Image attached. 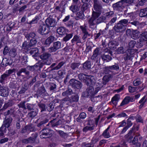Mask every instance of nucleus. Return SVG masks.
<instances>
[{
	"instance_id": "nucleus-1",
	"label": "nucleus",
	"mask_w": 147,
	"mask_h": 147,
	"mask_svg": "<svg viewBox=\"0 0 147 147\" xmlns=\"http://www.w3.org/2000/svg\"><path fill=\"white\" fill-rule=\"evenodd\" d=\"M102 3L99 0H93V9L91 17L88 20L89 27L93 29L97 28L96 23L102 12Z\"/></svg>"
},
{
	"instance_id": "nucleus-2",
	"label": "nucleus",
	"mask_w": 147,
	"mask_h": 147,
	"mask_svg": "<svg viewBox=\"0 0 147 147\" xmlns=\"http://www.w3.org/2000/svg\"><path fill=\"white\" fill-rule=\"evenodd\" d=\"M59 20L58 18L56 17V15H50L45 20L46 24L47 26L54 27L56 25L57 22Z\"/></svg>"
},
{
	"instance_id": "nucleus-3",
	"label": "nucleus",
	"mask_w": 147,
	"mask_h": 147,
	"mask_svg": "<svg viewBox=\"0 0 147 147\" xmlns=\"http://www.w3.org/2000/svg\"><path fill=\"white\" fill-rule=\"evenodd\" d=\"M38 22V33L42 35L47 34L49 32L50 28L44 24L42 20H40Z\"/></svg>"
},
{
	"instance_id": "nucleus-4",
	"label": "nucleus",
	"mask_w": 147,
	"mask_h": 147,
	"mask_svg": "<svg viewBox=\"0 0 147 147\" xmlns=\"http://www.w3.org/2000/svg\"><path fill=\"white\" fill-rule=\"evenodd\" d=\"M125 3L124 0H121L118 2L113 4L112 7L114 10L119 11H121L125 6Z\"/></svg>"
},
{
	"instance_id": "nucleus-5",
	"label": "nucleus",
	"mask_w": 147,
	"mask_h": 147,
	"mask_svg": "<svg viewBox=\"0 0 147 147\" xmlns=\"http://www.w3.org/2000/svg\"><path fill=\"white\" fill-rule=\"evenodd\" d=\"M104 15V16H101L98 18L96 25L100 23L105 22L107 18L113 17V16L114 15V13L113 11H110L106 13Z\"/></svg>"
},
{
	"instance_id": "nucleus-6",
	"label": "nucleus",
	"mask_w": 147,
	"mask_h": 147,
	"mask_svg": "<svg viewBox=\"0 0 147 147\" xmlns=\"http://www.w3.org/2000/svg\"><path fill=\"white\" fill-rule=\"evenodd\" d=\"M94 88L93 86H90L86 89L85 92L82 93V96L84 97H90L94 95Z\"/></svg>"
},
{
	"instance_id": "nucleus-7",
	"label": "nucleus",
	"mask_w": 147,
	"mask_h": 147,
	"mask_svg": "<svg viewBox=\"0 0 147 147\" xmlns=\"http://www.w3.org/2000/svg\"><path fill=\"white\" fill-rule=\"evenodd\" d=\"M69 83L70 85L73 88H77L78 89H80L82 86L81 82L74 79H71L69 81Z\"/></svg>"
},
{
	"instance_id": "nucleus-8",
	"label": "nucleus",
	"mask_w": 147,
	"mask_h": 147,
	"mask_svg": "<svg viewBox=\"0 0 147 147\" xmlns=\"http://www.w3.org/2000/svg\"><path fill=\"white\" fill-rule=\"evenodd\" d=\"M113 29L116 33H121L125 30V26L118 22L114 26Z\"/></svg>"
},
{
	"instance_id": "nucleus-9",
	"label": "nucleus",
	"mask_w": 147,
	"mask_h": 147,
	"mask_svg": "<svg viewBox=\"0 0 147 147\" xmlns=\"http://www.w3.org/2000/svg\"><path fill=\"white\" fill-rule=\"evenodd\" d=\"M61 44L60 42L57 41L53 43V46L51 47L48 49L50 53L55 52L59 49L61 47Z\"/></svg>"
},
{
	"instance_id": "nucleus-10",
	"label": "nucleus",
	"mask_w": 147,
	"mask_h": 147,
	"mask_svg": "<svg viewBox=\"0 0 147 147\" xmlns=\"http://www.w3.org/2000/svg\"><path fill=\"white\" fill-rule=\"evenodd\" d=\"M134 51L133 49H128L126 51L125 54L124 55V59L125 61L131 59L133 57Z\"/></svg>"
},
{
	"instance_id": "nucleus-11",
	"label": "nucleus",
	"mask_w": 147,
	"mask_h": 147,
	"mask_svg": "<svg viewBox=\"0 0 147 147\" xmlns=\"http://www.w3.org/2000/svg\"><path fill=\"white\" fill-rule=\"evenodd\" d=\"M112 77L110 74L106 75L103 76L102 78V81L101 83L97 82V84H99V86H102L103 85H105L112 78Z\"/></svg>"
},
{
	"instance_id": "nucleus-12",
	"label": "nucleus",
	"mask_w": 147,
	"mask_h": 147,
	"mask_svg": "<svg viewBox=\"0 0 147 147\" xmlns=\"http://www.w3.org/2000/svg\"><path fill=\"white\" fill-rule=\"evenodd\" d=\"M17 74L19 77L28 76L29 75V72L27 71L26 68H22L17 71Z\"/></svg>"
},
{
	"instance_id": "nucleus-13",
	"label": "nucleus",
	"mask_w": 147,
	"mask_h": 147,
	"mask_svg": "<svg viewBox=\"0 0 147 147\" xmlns=\"http://www.w3.org/2000/svg\"><path fill=\"white\" fill-rule=\"evenodd\" d=\"M140 36V32L137 30H132L131 37L136 40L139 38Z\"/></svg>"
},
{
	"instance_id": "nucleus-14",
	"label": "nucleus",
	"mask_w": 147,
	"mask_h": 147,
	"mask_svg": "<svg viewBox=\"0 0 147 147\" xmlns=\"http://www.w3.org/2000/svg\"><path fill=\"white\" fill-rule=\"evenodd\" d=\"M56 119H54L53 120H51L49 123L47 125V126H49V125H51V127H54L57 126L61 124L62 123V121L60 119L59 120L56 122H55V121Z\"/></svg>"
},
{
	"instance_id": "nucleus-15",
	"label": "nucleus",
	"mask_w": 147,
	"mask_h": 147,
	"mask_svg": "<svg viewBox=\"0 0 147 147\" xmlns=\"http://www.w3.org/2000/svg\"><path fill=\"white\" fill-rule=\"evenodd\" d=\"M75 3L76 4L71 5L70 8V9L73 12H76L78 11L81 5L80 3Z\"/></svg>"
},
{
	"instance_id": "nucleus-16",
	"label": "nucleus",
	"mask_w": 147,
	"mask_h": 147,
	"mask_svg": "<svg viewBox=\"0 0 147 147\" xmlns=\"http://www.w3.org/2000/svg\"><path fill=\"white\" fill-rule=\"evenodd\" d=\"M101 58L104 62H109L112 59V57L109 55H105V54H102L101 56Z\"/></svg>"
},
{
	"instance_id": "nucleus-17",
	"label": "nucleus",
	"mask_w": 147,
	"mask_h": 147,
	"mask_svg": "<svg viewBox=\"0 0 147 147\" xmlns=\"http://www.w3.org/2000/svg\"><path fill=\"white\" fill-rule=\"evenodd\" d=\"M55 38L53 36H50L46 39L44 42V45L48 46H49L54 41Z\"/></svg>"
},
{
	"instance_id": "nucleus-18",
	"label": "nucleus",
	"mask_w": 147,
	"mask_h": 147,
	"mask_svg": "<svg viewBox=\"0 0 147 147\" xmlns=\"http://www.w3.org/2000/svg\"><path fill=\"white\" fill-rule=\"evenodd\" d=\"M133 99L134 98H131L129 96H126L123 100L120 106H122L127 104L130 101H132Z\"/></svg>"
},
{
	"instance_id": "nucleus-19",
	"label": "nucleus",
	"mask_w": 147,
	"mask_h": 147,
	"mask_svg": "<svg viewBox=\"0 0 147 147\" xmlns=\"http://www.w3.org/2000/svg\"><path fill=\"white\" fill-rule=\"evenodd\" d=\"M12 121V119L11 117H9L7 118L6 117H5V120L3 121V125L7 127V128L10 126V124Z\"/></svg>"
},
{
	"instance_id": "nucleus-20",
	"label": "nucleus",
	"mask_w": 147,
	"mask_h": 147,
	"mask_svg": "<svg viewBox=\"0 0 147 147\" xmlns=\"http://www.w3.org/2000/svg\"><path fill=\"white\" fill-rule=\"evenodd\" d=\"M120 98L119 95L118 94H115L112 98L111 102L115 106H116Z\"/></svg>"
},
{
	"instance_id": "nucleus-21",
	"label": "nucleus",
	"mask_w": 147,
	"mask_h": 147,
	"mask_svg": "<svg viewBox=\"0 0 147 147\" xmlns=\"http://www.w3.org/2000/svg\"><path fill=\"white\" fill-rule=\"evenodd\" d=\"M14 104L13 100H10L9 101L5 104L2 109L1 110H4L6 109L8 107L12 106Z\"/></svg>"
},
{
	"instance_id": "nucleus-22",
	"label": "nucleus",
	"mask_w": 147,
	"mask_h": 147,
	"mask_svg": "<svg viewBox=\"0 0 147 147\" xmlns=\"http://www.w3.org/2000/svg\"><path fill=\"white\" fill-rule=\"evenodd\" d=\"M67 30L64 27H61L58 28L57 30V32L60 35H63L66 33Z\"/></svg>"
},
{
	"instance_id": "nucleus-23",
	"label": "nucleus",
	"mask_w": 147,
	"mask_h": 147,
	"mask_svg": "<svg viewBox=\"0 0 147 147\" xmlns=\"http://www.w3.org/2000/svg\"><path fill=\"white\" fill-rule=\"evenodd\" d=\"M100 49L99 47L97 48L94 51L93 54L92 56L91 59L92 60H95L98 56L100 54Z\"/></svg>"
},
{
	"instance_id": "nucleus-24",
	"label": "nucleus",
	"mask_w": 147,
	"mask_h": 147,
	"mask_svg": "<svg viewBox=\"0 0 147 147\" xmlns=\"http://www.w3.org/2000/svg\"><path fill=\"white\" fill-rule=\"evenodd\" d=\"M117 19L116 15L113 17L108 23L107 24V28H108L110 26H113L114 24L115 23Z\"/></svg>"
},
{
	"instance_id": "nucleus-25",
	"label": "nucleus",
	"mask_w": 147,
	"mask_h": 147,
	"mask_svg": "<svg viewBox=\"0 0 147 147\" xmlns=\"http://www.w3.org/2000/svg\"><path fill=\"white\" fill-rule=\"evenodd\" d=\"M74 94L72 95L70 97L69 101L71 102H78L79 99V96L77 93H74Z\"/></svg>"
},
{
	"instance_id": "nucleus-26",
	"label": "nucleus",
	"mask_w": 147,
	"mask_h": 147,
	"mask_svg": "<svg viewBox=\"0 0 147 147\" xmlns=\"http://www.w3.org/2000/svg\"><path fill=\"white\" fill-rule=\"evenodd\" d=\"M91 64L90 61L87 60L83 64L82 67L84 69L88 70L91 68Z\"/></svg>"
},
{
	"instance_id": "nucleus-27",
	"label": "nucleus",
	"mask_w": 147,
	"mask_h": 147,
	"mask_svg": "<svg viewBox=\"0 0 147 147\" xmlns=\"http://www.w3.org/2000/svg\"><path fill=\"white\" fill-rule=\"evenodd\" d=\"M89 76V75H87L83 73H80L78 74V77L80 80L84 82L86 81V79Z\"/></svg>"
},
{
	"instance_id": "nucleus-28",
	"label": "nucleus",
	"mask_w": 147,
	"mask_h": 147,
	"mask_svg": "<svg viewBox=\"0 0 147 147\" xmlns=\"http://www.w3.org/2000/svg\"><path fill=\"white\" fill-rule=\"evenodd\" d=\"M80 65V63L79 62H73L70 65V67L73 70H75L78 69Z\"/></svg>"
},
{
	"instance_id": "nucleus-29",
	"label": "nucleus",
	"mask_w": 147,
	"mask_h": 147,
	"mask_svg": "<svg viewBox=\"0 0 147 147\" xmlns=\"http://www.w3.org/2000/svg\"><path fill=\"white\" fill-rule=\"evenodd\" d=\"M74 93V92L72 90L68 88L66 90L62 93V95L64 96H68L69 95H72Z\"/></svg>"
},
{
	"instance_id": "nucleus-30",
	"label": "nucleus",
	"mask_w": 147,
	"mask_h": 147,
	"mask_svg": "<svg viewBox=\"0 0 147 147\" xmlns=\"http://www.w3.org/2000/svg\"><path fill=\"white\" fill-rule=\"evenodd\" d=\"M147 15V7L140 10L139 16L141 17H145Z\"/></svg>"
},
{
	"instance_id": "nucleus-31",
	"label": "nucleus",
	"mask_w": 147,
	"mask_h": 147,
	"mask_svg": "<svg viewBox=\"0 0 147 147\" xmlns=\"http://www.w3.org/2000/svg\"><path fill=\"white\" fill-rule=\"evenodd\" d=\"M2 88L0 91L1 93H0V95L2 96L7 97L8 95L9 92L7 90L3 87L1 88Z\"/></svg>"
},
{
	"instance_id": "nucleus-32",
	"label": "nucleus",
	"mask_w": 147,
	"mask_h": 147,
	"mask_svg": "<svg viewBox=\"0 0 147 147\" xmlns=\"http://www.w3.org/2000/svg\"><path fill=\"white\" fill-rule=\"evenodd\" d=\"M30 43L25 41L22 44V48L24 49L28 50L32 46Z\"/></svg>"
},
{
	"instance_id": "nucleus-33",
	"label": "nucleus",
	"mask_w": 147,
	"mask_h": 147,
	"mask_svg": "<svg viewBox=\"0 0 147 147\" xmlns=\"http://www.w3.org/2000/svg\"><path fill=\"white\" fill-rule=\"evenodd\" d=\"M117 44V42L115 41H110L108 43V46L111 49H113L115 48L116 45Z\"/></svg>"
},
{
	"instance_id": "nucleus-34",
	"label": "nucleus",
	"mask_w": 147,
	"mask_h": 147,
	"mask_svg": "<svg viewBox=\"0 0 147 147\" xmlns=\"http://www.w3.org/2000/svg\"><path fill=\"white\" fill-rule=\"evenodd\" d=\"M40 134H45L48 136H50V135H53L52 133L49 129H43L40 132Z\"/></svg>"
},
{
	"instance_id": "nucleus-35",
	"label": "nucleus",
	"mask_w": 147,
	"mask_h": 147,
	"mask_svg": "<svg viewBox=\"0 0 147 147\" xmlns=\"http://www.w3.org/2000/svg\"><path fill=\"white\" fill-rule=\"evenodd\" d=\"M84 17V15L83 12H78L75 16V19L76 20H78L79 19H82Z\"/></svg>"
},
{
	"instance_id": "nucleus-36",
	"label": "nucleus",
	"mask_w": 147,
	"mask_h": 147,
	"mask_svg": "<svg viewBox=\"0 0 147 147\" xmlns=\"http://www.w3.org/2000/svg\"><path fill=\"white\" fill-rule=\"evenodd\" d=\"M57 131L60 135V136L65 139L67 138L68 136V135L67 134L64 133L62 131L59 130Z\"/></svg>"
},
{
	"instance_id": "nucleus-37",
	"label": "nucleus",
	"mask_w": 147,
	"mask_h": 147,
	"mask_svg": "<svg viewBox=\"0 0 147 147\" xmlns=\"http://www.w3.org/2000/svg\"><path fill=\"white\" fill-rule=\"evenodd\" d=\"M8 76V75L7 74H4L2 75L0 78V82L1 83H4V81L6 80Z\"/></svg>"
},
{
	"instance_id": "nucleus-38",
	"label": "nucleus",
	"mask_w": 147,
	"mask_h": 147,
	"mask_svg": "<svg viewBox=\"0 0 147 147\" xmlns=\"http://www.w3.org/2000/svg\"><path fill=\"white\" fill-rule=\"evenodd\" d=\"M65 34H66V36L63 39V41L65 42H66L69 40L73 36L72 33L67 34L66 33Z\"/></svg>"
},
{
	"instance_id": "nucleus-39",
	"label": "nucleus",
	"mask_w": 147,
	"mask_h": 147,
	"mask_svg": "<svg viewBox=\"0 0 147 147\" xmlns=\"http://www.w3.org/2000/svg\"><path fill=\"white\" fill-rule=\"evenodd\" d=\"M25 126L26 129L27 130H30V131H35L36 129L34 127V126L32 124H30V125H27Z\"/></svg>"
},
{
	"instance_id": "nucleus-40",
	"label": "nucleus",
	"mask_w": 147,
	"mask_h": 147,
	"mask_svg": "<svg viewBox=\"0 0 147 147\" xmlns=\"http://www.w3.org/2000/svg\"><path fill=\"white\" fill-rule=\"evenodd\" d=\"M65 63L64 61H61L57 65L52 69V70H58Z\"/></svg>"
},
{
	"instance_id": "nucleus-41",
	"label": "nucleus",
	"mask_w": 147,
	"mask_h": 147,
	"mask_svg": "<svg viewBox=\"0 0 147 147\" xmlns=\"http://www.w3.org/2000/svg\"><path fill=\"white\" fill-rule=\"evenodd\" d=\"M10 55L12 57H14L16 55V50L14 48L11 49L9 52Z\"/></svg>"
},
{
	"instance_id": "nucleus-42",
	"label": "nucleus",
	"mask_w": 147,
	"mask_h": 147,
	"mask_svg": "<svg viewBox=\"0 0 147 147\" xmlns=\"http://www.w3.org/2000/svg\"><path fill=\"white\" fill-rule=\"evenodd\" d=\"M72 43H73L75 42H81V40L80 37L77 35H75L73 38L71 40Z\"/></svg>"
},
{
	"instance_id": "nucleus-43",
	"label": "nucleus",
	"mask_w": 147,
	"mask_h": 147,
	"mask_svg": "<svg viewBox=\"0 0 147 147\" xmlns=\"http://www.w3.org/2000/svg\"><path fill=\"white\" fill-rule=\"evenodd\" d=\"M109 68L110 69L115 70L116 71L119 70V68L118 65L116 63H115V64L113 65L109 66Z\"/></svg>"
},
{
	"instance_id": "nucleus-44",
	"label": "nucleus",
	"mask_w": 147,
	"mask_h": 147,
	"mask_svg": "<svg viewBox=\"0 0 147 147\" xmlns=\"http://www.w3.org/2000/svg\"><path fill=\"white\" fill-rule=\"evenodd\" d=\"M136 42L135 41L131 40L129 42L128 47L130 49L134 48L136 44Z\"/></svg>"
},
{
	"instance_id": "nucleus-45",
	"label": "nucleus",
	"mask_w": 147,
	"mask_h": 147,
	"mask_svg": "<svg viewBox=\"0 0 147 147\" xmlns=\"http://www.w3.org/2000/svg\"><path fill=\"white\" fill-rule=\"evenodd\" d=\"M129 24H131L135 26H137L139 25V22L136 20H134L131 19L129 21Z\"/></svg>"
},
{
	"instance_id": "nucleus-46",
	"label": "nucleus",
	"mask_w": 147,
	"mask_h": 147,
	"mask_svg": "<svg viewBox=\"0 0 147 147\" xmlns=\"http://www.w3.org/2000/svg\"><path fill=\"white\" fill-rule=\"evenodd\" d=\"M94 126H87L84 127L83 129V131L84 132H86L87 131H91L94 129Z\"/></svg>"
},
{
	"instance_id": "nucleus-47",
	"label": "nucleus",
	"mask_w": 147,
	"mask_h": 147,
	"mask_svg": "<svg viewBox=\"0 0 147 147\" xmlns=\"http://www.w3.org/2000/svg\"><path fill=\"white\" fill-rule=\"evenodd\" d=\"M39 108L40 109L41 112L44 111L46 110L45 105L42 103L41 102L39 103L38 104Z\"/></svg>"
},
{
	"instance_id": "nucleus-48",
	"label": "nucleus",
	"mask_w": 147,
	"mask_h": 147,
	"mask_svg": "<svg viewBox=\"0 0 147 147\" xmlns=\"http://www.w3.org/2000/svg\"><path fill=\"white\" fill-rule=\"evenodd\" d=\"M51 55L48 53L43 54L40 56V58L42 59H46L50 57Z\"/></svg>"
},
{
	"instance_id": "nucleus-49",
	"label": "nucleus",
	"mask_w": 147,
	"mask_h": 147,
	"mask_svg": "<svg viewBox=\"0 0 147 147\" xmlns=\"http://www.w3.org/2000/svg\"><path fill=\"white\" fill-rule=\"evenodd\" d=\"M140 135V134H138V135L134 137L133 140L131 142L133 144L135 145L137 143H139L138 142V136H139Z\"/></svg>"
},
{
	"instance_id": "nucleus-50",
	"label": "nucleus",
	"mask_w": 147,
	"mask_h": 147,
	"mask_svg": "<svg viewBox=\"0 0 147 147\" xmlns=\"http://www.w3.org/2000/svg\"><path fill=\"white\" fill-rule=\"evenodd\" d=\"M81 7V10L82 12H84L88 8V4L87 3H84Z\"/></svg>"
},
{
	"instance_id": "nucleus-51",
	"label": "nucleus",
	"mask_w": 147,
	"mask_h": 147,
	"mask_svg": "<svg viewBox=\"0 0 147 147\" xmlns=\"http://www.w3.org/2000/svg\"><path fill=\"white\" fill-rule=\"evenodd\" d=\"M36 48H32L30 52V54L32 55V57H36V54L37 52H36Z\"/></svg>"
},
{
	"instance_id": "nucleus-52",
	"label": "nucleus",
	"mask_w": 147,
	"mask_h": 147,
	"mask_svg": "<svg viewBox=\"0 0 147 147\" xmlns=\"http://www.w3.org/2000/svg\"><path fill=\"white\" fill-rule=\"evenodd\" d=\"M38 65H37V67L39 66V69L37 70V72L40 73V69L44 65V63L43 61L42 60H41L38 61Z\"/></svg>"
},
{
	"instance_id": "nucleus-53",
	"label": "nucleus",
	"mask_w": 147,
	"mask_h": 147,
	"mask_svg": "<svg viewBox=\"0 0 147 147\" xmlns=\"http://www.w3.org/2000/svg\"><path fill=\"white\" fill-rule=\"evenodd\" d=\"M120 24L121 23L122 25L127 24L128 25L129 21L128 20L123 19L121 20L119 22Z\"/></svg>"
},
{
	"instance_id": "nucleus-54",
	"label": "nucleus",
	"mask_w": 147,
	"mask_h": 147,
	"mask_svg": "<svg viewBox=\"0 0 147 147\" xmlns=\"http://www.w3.org/2000/svg\"><path fill=\"white\" fill-rule=\"evenodd\" d=\"M88 77L90 78V82L91 85H94L96 82L95 79L94 78V77L93 76H89Z\"/></svg>"
},
{
	"instance_id": "nucleus-55",
	"label": "nucleus",
	"mask_w": 147,
	"mask_h": 147,
	"mask_svg": "<svg viewBox=\"0 0 147 147\" xmlns=\"http://www.w3.org/2000/svg\"><path fill=\"white\" fill-rule=\"evenodd\" d=\"M118 54H123L124 53V51L123 47L118 48L116 51Z\"/></svg>"
},
{
	"instance_id": "nucleus-56",
	"label": "nucleus",
	"mask_w": 147,
	"mask_h": 147,
	"mask_svg": "<svg viewBox=\"0 0 147 147\" xmlns=\"http://www.w3.org/2000/svg\"><path fill=\"white\" fill-rule=\"evenodd\" d=\"M142 82L140 79H136L133 82L134 85L135 86H137L141 84Z\"/></svg>"
},
{
	"instance_id": "nucleus-57",
	"label": "nucleus",
	"mask_w": 147,
	"mask_h": 147,
	"mask_svg": "<svg viewBox=\"0 0 147 147\" xmlns=\"http://www.w3.org/2000/svg\"><path fill=\"white\" fill-rule=\"evenodd\" d=\"M25 101L21 102L18 104V106L19 108H23L24 109H26L27 108L25 107Z\"/></svg>"
},
{
	"instance_id": "nucleus-58",
	"label": "nucleus",
	"mask_w": 147,
	"mask_h": 147,
	"mask_svg": "<svg viewBox=\"0 0 147 147\" xmlns=\"http://www.w3.org/2000/svg\"><path fill=\"white\" fill-rule=\"evenodd\" d=\"M35 35L36 34L34 33H32L26 34L25 36L27 39H29L30 38H33L35 37Z\"/></svg>"
},
{
	"instance_id": "nucleus-59",
	"label": "nucleus",
	"mask_w": 147,
	"mask_h": 147,
	"mask_svg": "<svg viewBox=\"0 0 147 147\" xmlns=\"http://www.w3.org/2000/svg\"><path fill=\"white\" fill-rule=\"evenodd\" d=\"M36 136H35L34 138L30 137L28 138V142L30 143H33L35 141Z\"/></svg>"
},
{
	"instance_id": "nucleus-60",
	"label": "nucleus",
	"mask_w": 147,
	"mask_h": 147,
	"mask_svg": "<svg viewBox=\"0 0 147 147\" xmlns=\"http://www.w3.org/2000/svg\"><path fill=\"white\" fill-rule=\"evenodd\" d=\"M142 38L144 41H146L147 40V32H144L142 34Z\"/></svg>"
},
{
	"instance_id": "nucleus-61",
	"label": "nucleus",
	"mask_w": 147,
	"mask_h": 147,
	"mask_svg": "<svg viewBox=\"0 0 147 147\" xmlns=\"http://www.w3.org/2000/svg\"><path fill=\"white\" fill-rule=\"evenodd\" d=\"M48 120L47 119H45L44 120L41 121L38 125L37 126L40 127L43 125V124L47 122Z\"/></svg>"
},
{
	"instance_id": "nucleus-62",
	"label": "nucleus",
	"mask_w": 147,
	"mask_h": 147,
	"mask_svg": "<svg viewBox=\"0 0 147 147\" xmlns=\"http://www.w3.org/2000/svg\"><path fill=\"white\" fill-rule=\"evenodd\" d=\"M137 87H132L131 86L129 87V92L130 93H133L136 91Z\"/></svg>"
},
{
	"instance_id": "nucleus-63",
	"label": "nucleus",
	"mask_w": 147,
	"mask_h": 147,
	"mask_svg": "<svg viewBox=\"0 0 147 147\" xmlns=\"http://www.w3.org/2000/svg\"><path fill=\"white\" fill-rule=\"evenodd\" d=\"M103 69L104 71L105 74H109L110 71L109 66H105V67L103 68Z\"/></svg>"
},
{
	"instance_id": "nucleus-64",
	"label": "nucleus",
	"mask_w": 147,
	"mask_h": 147,
	"mask_svg": "<svg viewBox=\"0 0 147 147\" xmlns=\"http://www.w3.org/2000/svg\"><path fill=\"white\" fill-rule=\"evenodd\" d=\"M107 131H108L105 130L102 134V135L106 138H108L110 137L109 133H108Z\"/></svg>"
}]
</instances>
